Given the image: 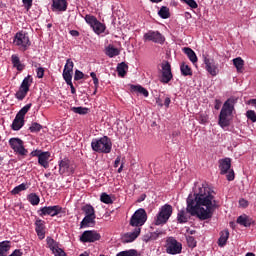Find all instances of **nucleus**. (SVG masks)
<instances>
[{
    "label": "nucleus",
    "mask_w": 256,
    "mask_h": 256,
    "mask_svg": "<svg viewBox=\"0 0 256 256\" xmlns=\"http://www.w3.org/2000/svg\"><path fill=\"white\" fill-rule=\"evenodd\" d=\"M194 195V199L191 196L187 198V213H190L192 216L196 215L201 221L211 219L213 217V211L217 207L215 190L207 184H202Z\"/></svg>",
    "instance_id": "f257e3e1"
},
{
    "label": "nucleus",
    "mask_w": 256,
    "mask_h": 256,
    "mask_svg": "<svg viewBox=\"0 0 256 256\" xmlns=\"http://www.w3.org/2000/svg\"><path fill=\"white\" fill-rule=\"evenodd\" d=\"M235 103H237V99L228 98L220 111L218 116V125L222 129H227L231 125V121H233V113H235Z\"/></svg>",
    "instance_id": "f03ea898"
},
{
    "label": "nucleus",
    "mask_w": 256,
    "mask_h": 256,
    "mask_svg": "<svg viewBox=\"0 0 256 256\" xmlns=\"http://www.w3.org/2000/svg\"><path fill=\"white\" fill-rule=\"evenodd\" d=\"M91 148L96 153H111L113 149V142H111V138L107 136H103L101 138L93 139L91 142Z\"/></svg>",
    "instance_id": "7ed1b4c3"
},
{
    "label": "nucleus",
    "mask_w": 256,
    "mask_h": 256,
    "mask_svg": "<svg viewBox=\"0 0 256 256\" xmlns=\"http://www.w3.org/2000/svg\"><path fill=\"white\" fill-rule=\"evenodd\" d=\"M173 215V206L164 204L159 208L158 213L154 217V225H165Z\"/></svg>",
    "instance_id": "20e7f679"
},
{
    "label": "nucleus",
    "mask_w": 256,
    "mask_h": 256,
    "mask_svg": "<svg viewBox=\"0 0 256 256\" xmlns=\"http://www.w3.org/2000/svg\"><path fill=\"white\" fill-rule=\"evenodd\" d=\"M38 215L40 217H45V215H49L50 217H65L67 211L60 205L44 206L38 210Z\"/></svg>",
    "instance_id": "39448f33"
},
{
    "label": "nucleus",
    "mask_w": 256,
    "mask_h": 256,
    "mask_svg": "<svg viewBox=\"0 0 256 256\" xmlns=\"http://www.w3.org/2000/svg\"><path fill=\"white\" fill-rule=\"evenodd\" d=\"M13 43L18 47L19 51H27L31 47V40L29 34L25 31H19L15 34Z\"/></svg>",
    "instance_id": "423d86ee"
},
{
    "label": "nucleus",
    "mask_w": 256,
    "mask_h": 256,
    "mask_svg": "<svg viewBox=\"0 0 256 256\" xmlns=\"http://www.w3.org/2000/svg\"><path fill=\"white\" fill-rule=\"evenodd\" d=\"M145 223H147V212L145 211V209L139 208L131 216L129 225L131 227H135V229H141V227H143Z\"/></svg>",
    "instance_id": "0eeeda50"
},
{
    "label": "nucleus",
    "mask_w": 256,
    "mask_h": 256,
    "mask_svg": "<svg viewBox=\"0 0 256 256\" xmlns=\"http://www.w3.org/2000/svg\"><path fill=\"white\" fill-rule=\"evenodd\" d=\"M165 251L168 255H179L183 251V244L177 241L175 237L170 236L166 238Z\"/></svg>",
    "instance_id": "6e6552de"
},
{
    "label": "nucleus",
    "mask_w": 256,
    "mask_h": 256,
    "mask_svg": "<svg viewBox=\"0 0 256 256\" xmlns=\"http://www.w3.org/2000/svg\"><path fill=\"white\" fill-rule=\"evenodd\" d=\"M31 109V104H26L21 110L16 114L15 119L12 122L11 128L13 131H20V129L25 125V115L29 113Z\"/></svg>",
    "instance_id": "1a4fd4ad"
},
{
    "label": "nucleus",
    "mask_w": 256,
    "mask_h": 256,
    "mask_svg": "<svg viewBox=\"0 0 256 256\" xmlns=\"http://www.w3.org/2000/svg\"><path fill=\"white\" fill-rule=\"evenodd\" d=\"M220 175H226L227 181L235 180V171L231 169V158H224L219 160Z\"/></svg>",
    "instance_id": "9d476101"
},
{
    "label": "nucleus",
    "mask_w": 256,
    "mask_h": 256,
    "mask_svg": "<svg viewBox=\"0 0 256 256\" xmlns=\"http://www.w3.org/2000/svg\"><path fill=\"white\" fill-rule=\"evenodd\" d=\"M10 148L16 153V155H21L22 157H25L29 151L25 148V142L21 140V138H10L8 140Z\"/></svg>",
    "instance_id": "9b49d317"
},
{
    "label": "nucleus",
    "mask_w": 256,
    "mask_h": 256,
    "mask_svg": "<svg viewBox=\"0 0 256 256\" xmlns=\"http://www.w3.org/2000/svg\"><path fill=\"white\" fill-rule=\"evenodd\" d=\"M84 20L91 27V29H93L96 35H101V33H105V29H107V27L105 26V24L97 20V17L88 14L84 17Z\"/></svg>",
    "instance_id": "f8f14e48"
},
{
    "label": "nucleus",
    "mask_w": 256,
    "mask_h": 256,
    "mask_svg": "<svg viewBox=\"0 0 256 256\" xmlns=\"http://www.w3.org/2000/svg\"><path fill=\"white\" fill-rule=\"evenodd\" d=\"M33 84V77L31 75H28L25 77L19 87V90L16 92L15 97L18 99V101H23L25 97H27V94L29 93V88Z\"/></svg>",
    "instance_id": "ddd939ff"
},
{
    "label": "nucleus",
    "mask_w": 256,
    "mask_h": 256,
    "mask_svg": "<svg viewBox=\"0 0 256 256\" xmlns=\"http://www.w3.org/2000/svg\"><path fill=\"white\" fill-rule=\"evenodd\" d=\"M9 251H11V241L4 240L0 242V256H23V251H21V249H15L8 255Z\"/></svg>",
    "instance_id": "4468645a"
},
{
    "label": "nucleus",
    "mask_w": 256,
    "mask_h": 256,
    "mask_svg": "<svg viewBox=\"0 0 256 256\" xmlns=\"http://www.w3.org/2000/svg\"><path fill=\"white\" fill-rule=\"evenodd\" d=\"M205 69L212 77L219 75V64L215 62V59L204 56Z\"/></svg>",
    "instance_id": "2eb2a0df"
},
{
    "label": "nucleus",
    "mask_w": 256,
    "mask_h": 256,
    "mask_svg": "<svg viewBox=\"0 0 256 256\" xmlns=\"http://www.w3.org/2000/svg\"><path fill=\"white\" fill-rule=\"evenodd\" d=\"M101 239V234L97 233L95 230H87L82 233L80 236V241L82 243H95Z\"/></svg>",
    "instance_id": "dca6fc26"
},
{
    "label": "nucleus",
    "mask_w": 256,
    "mask_h": 256,
    "mask_svg": "<svg viewBox=\"0 0 256 256\" xmlns=\"http://www.w3.org/2000/svg\"><path fill=\"white\" fill-rule=\"evenodd\" d=\"M144 41H152L153 43H159L163 45L165 43V37L159 31L150 30L143 36Z\"/></svg>",
    "instance_id": "f3484780"
},
{
    "label": "nucleus",
    "mask_w": 256,
    "mask_h": 256,
    "mask_svg": "<svg viewBox=\"0 0 256 256\" xmlns=\"http://www.w3.org/2000/svg\"><path fill=\"white\" fill-rule=\"evenodd\" d=\"M162 67V77L160 79L161 83L167 85L173 79V73L171 72V64L166 61L161 64Z\"/></svg>",
    "instance_id": "a211bd4d"
},
{
    "label": "nucleus",
    "mask_w": 256,
    "mask_h": 256,
    "mask_svg": "<svg viewBox=\"0 0 256 256\" xmlns=\"http://www.w3.org/2000/svg\"><path fill=\"white\" fill-rule=\"evenodd\" d=\"M59 173L60 175H72V173H75V170L73 169V166H71L69 159L64 158L60 161Z\"/></svg>",
    "instance_id": "6ab92c4d"
},
{
    "label": "nucleus",
    "mask_w": 256,
    "mask_h": 256,
    "mask_svg": "<svg viewBox=\"0 0 256 256\" xmlns=\"http://www.w3.org/2000/svg\"><path fill=\"white\" fill-rule=\"evenodd\" d=\"M141 235V228H134L132 232H127L122 236L123 243H133Z\"/></svg>",
    "instance_id": "aec40b11"
},
{
    "label": "nucleus",
    "mask_w": 256,
    "mask_h": 256,
    "mask_svg": "<svg viewBox=\"0 0 256 256\" xmlns=\"http://www.w3.org/2000/svg\"><path fill=\"white\" fill-rule=\"evenodd\" d=\"M67 0H52V11H58L60 13H63L64 11H67Z\"/></svg>",
    "instance_id": "412c9836"
},
{
    "label": "nucleus",
    "mask_w": 256,
    "mask_h": 256,
    "mask_svg": "<svg viewBox=\"0 0 256 256\" xmlns=\"http://www.w3.org/2000/svg\"><path fill=\"white\" fill-rule=\"evenodd\" d=\"M49 159H51V152H42L38 158V163L41 167H44V169H49Z\"/></svg>",
    "instance_id": "4be33fe9"
},
{
    "label": "nucleus",
    "mask_w": 256,
    "mask_h": 256,
    "mask_svg": "<svg viewBox=\"0 0 256 256\" xmlns=\"http://www.w3.org/2000/svg\"><path fill=\"white\" fill-rule=\"evenodd\" d=\"M35 231L39 239H45V221L37 219L35 222Z\"/></svg>",
    "instance_id": "5701e85b"
},
{
    "label": "nucleus",
    "mask_w": 256,
    "mask_h": 256,
    "mask_svg": "<svg viewBox=\"0 0 256 256\" xmlns=\"http://www.w3.org/2000/svg\"><path fill=\"white\" fill-rule=\"evenodd\" d=\"M11 63L14 67V69H17V71L21 72L25 69V64L21 63V59L19 58V55L13 54L11 56Z\"/></svg>",
    "instance_id": "b1692460"
},
{
    "label": "nucleus",
    "mask_w": 256,
    "mask_h": 256,
    "mask_svg": "<svg viewBox=\"0 0 256 256\" xmlns=\"http://www.w3.org/2000/svg\"><path fill=\"white\" fill-rule=\"evenodd\" d=\"M95 219H97V216H85L80 222V229L93 227V225H95Z\"/></svg>",
    "instance_id": "393cba45"
},
{
    "label": "nucleus",
    "mask_w": 256,
    "mask_h": 256,
    "mask_svg": "<svg viewBox=\"0 0 256 256\" xmlns=\"http://www.w3.org/2000/svg\"><path fill=\"white\" fill-rule=\"evenodd\" d=\"M183 53H185V55H187L189 61H191V63H193V65H195V63H197L198 58H197V54L195 53V51H193V49L189 48V47H184L182 49Z\"/></svg>",
    "instance_id": "a878e982"
},
{
    "label": "nucleus",
    "mask_w": 256,
    "mask_h": 256,
    "mask_svg": "<svg viewBox=\"0 0 256 256\" xmlns=\"http://www.w3.org/2000/svg\"><path fill=\"white\" fill-rule=\"evenodd\" d=\"M236 223H238V225H242V227H251L253 222L247 214H243L237 218Z\"/></svg>",
    "instance_id": "bb28decb"
},
{
    "label": "nucleus",
    "mask_w": 256,
    "mask_h": 256,
    "mask_svg": "<svg viewBox=\"0 0 256 256\" xmlns=\"http://www.w3.org/2000/svg\"><path fill=\"white\" fill-rule=\"evenodd\" d=\"M227 241H229V230L225 229L220 232V237L218 239V246L225 247L227 245Z\"/></svg>",
    "instance_id": "cd10ccee"
},
{
    "label": "nucleus",
    "mask_w": 256,
    "mask_h": 256,
    "mask_svg": "<svg viewBox=\"0 0 256 256\" xmlns=\"http://www.w3.org/2000/svg\"><path fill=\"white\" fill-rule=\"evenodd\" d=\"M46 243H47L48 249H50V251H52V253H55L57 251V249H61L59 247V242L55 241V239H53L52 237H47Z\"/></svg>",
    "instance_id": "c85d7f7f"
},
{
    "label": "nucleus",
    "mask_w": 256,
    "mask_h": 256,
    "mask_svg": "<svg viewBox=\"0 0 256 256\" xmlns=\"http://www.w3.org/2000/svg\"><path fill=\"white\" fill-rule=\"evenodd\" d=\"M233 65L238 73H243V67H245V60L241 57L234 58Z\"/></svg>",
    "instance_id": "c756f323"
},
{
    "label": "nucleus",
    "mask_w": 256,
    "mask_h": 256,
    "mask_svg": "<svg viewBox=\"0 0 256 256\" xmlns=\"http://www.w3.org/2000/svg\"><path fill=\"white\" fill-rule=\"evenodd\" d=\"M129 71V66L125 62H121L117 65V73L119 77H125Z\"/></svg>",
    "instance_id": "7c9ffc66"
},
{
    "label": "nucleus",
    "mask_w": 256,
    "mask_h": 256,
    "mask_svg": "<svg viewBox=\"0 0 256 256\" xmlns=\"http://www.w3.org/2000/svg\"><path fill=\"white\" fill-rule=\"evenodd\" d=\"M131 91H133L134 93H139L140 95H143L144 97H149V91H147V89H145L141 85H132Z\"/></svg>",
    "instance_id": "2f4dec72"
},
{
    "label": "nucleus",
    "mask_w": 256,
    "mask_h": 256,
    "mask_svg": "<svg viewBox=\"0 0 256 256\" xmlns=\"http://www.w3.org/2000/svg\"><path fill=\"white\" fill-rule=\"evenodd\" d=\"M120 53L121 51H119V49L115 48L113 45H109L105 51L107 57H110L111 59L112 57H117Z\"/></svg>",
    "instance_id": "473e14b6"
},
{
    "label": "nucleus",
    "mask_w": 256,
    "mask_h": 256,
    "mask_svg": "<svg viewBox=\"0 0 256 256\" xmlns=\"http://www.w3.org/2000/svg\"><path fill=\"white\" fill-rule=\"evenodd\" d=\"M83 213H85V216L89 217H97L95 215V208L91 204H86L82 207Z\"/></svg>",
    "instance_id": "72a5a7b5"
},
{
    "label": "nucleus",
    "mask_w": 256,
    "mask_h": 256,
    "mask_svg": "<svg viewBox=\"0 0 256 256\" xmlns=\"http://www.w3.org/2000/svg\"><path fill=\"white\" fill-rule=\"evenodd\" d=\"M177 221L178 223H187L189 221V217H187V211L185 210H179L177 214Z\"/></svg>",
    "instance_id": "f704fd0d"
},
{
    "label": "nucleus",
    "mask_w": 256,
    "mask_h": 256,
    "mask_svg": "<svg viewBox=\"0 0 256 256\" xmlns=\"http://www.w3.org/2000/svg\"><path fill=\"white\" fill-rule=\"evenodd\" d=\"M158 15L161 17V19H169L171 17V13L169 12V8H167V6H162L158 11Z\"/></svg>",
    "instance_id": "c9c22d12"
},
{
    "label": "nucleus",
    "mask_w": 256,
    "mask_h": 256,
    "mask_svg": "<svg viewBox=\"0 0 256 256\" xmlns=\"http://www.w3.org/2000/svg\"><path fill=\"white\" fill-rule=\"evenodd\" d=\"M27 200L31 205H39L41 198L36 193H31L27 196Z\"/></svg>",
    "instance_id": "e433bc0d"
},
{
    "label": "nucleus",
    "mask_w": 256,
    "mask_h": 256,
    "mask_svg": "<svg viewBox=\"0 0 256 256\" xmlns=\"http://www.w3.org/2000/svg\"><path fill=\"white\" fill-rule=\"evenodd\" d=\"M180 71L184 77H189V76L193 75L191 68L189 67V65H186V64H182L180 66Z\"/></svg>",
    "instance_id": "4c0bfd02"
},
{
    "label": "nucleus",
    "mask_w": 256,
    "mask_h": 256,
    "mask_svg": "<svg viewBox=\"0 0 256 256\" xmlns=\"http://www.w3.org/2000/svg\"><path fill=\"white\" fill-rule=\"evenodd\" d=\"M21 191H27V184L22 183L16 187H14V189L11 191L12 195H19L21 193Z\"/></svg>",
    "instance_id": "58836bf2"
},
{
    "label": "nucleus",
    "mask_w": 256,
    "mask_h": 256,
    "mask_svg": "<svg viewBox=\"0 0 256 256\" xmlns=\"http://www.w3.org/2000/svg\"><path fill=\"white\" fill-rule=\"evenodd\" d=\"M100 201L102 203H105V205H111L113 204V199L111 198V196L107 193H102L100 196Z\"/></svg>",
    "instance_id": "ea45409f"
},
{
    "label": "nucleus",
    "mask_w": 256,
    "mask_h": 256,
    "mask_svg": "<svg viewBox=\"0 0 256 256\" xmlns=\"http://www.w3.org/2000/svg\"><path fill=\"white\" fill-rule=\"evenodd\" d=\"M63 79L67 83V85H71L73 79V72L63 70Z\"/></svg>",
    "instance_id": "a19ab883"
},
{
    "label": "nucleus",
    "mask_w": 256,
    "mask_h": 256,
    "mask_svg": "<svg viewBox=\"0 0 256 256\" xmlns=\"http://www.w3.org/2000/svg\"><path fill=\"white\" fill-rule=\"evenodd\" d=\"M186 241L190 249H195V247H197V240H195V237L186 235Z\"/></svg>",
    "instance_id": "79ce46f5"
},
{
    "label": "nucleus",
    "mask_w": 256,
    "mask_h": 256,
    "mask_svg": "<svg viewBox=\"0 0 256 256\" xmlns=\"http://www.w3.org/2000/svg\"><path fill=\"white\" fill-rule=\"evenodd\" d=\"M71 111H73V113H76L78 115H87L89 109L85 107H72Z\"/></svg>",
    "instance_id": "37998d69"
},
{
    "label": "nucleus",
    "mask_w": 256,
    "mask_h": 256,
    "mask_svg": "<svg viewBox=\"0 0 256 256\" xmlns=\"http://www.w3.org/2000/svg\"><path fill=\"white\" fill-rule=\"evenodd\" d=\"M116 256H137V250L135 249H130L126 251H121Z\"/></svg>",
    "instance_id": "c03bdc74"
},
{
    "label": "nucleus",
    "mask_w": 256,
    "mask_h": 256,
    "mask_svg": "<svg viewBox=\"0 0 256 256\" xmlns=\"http://www.w3.org/2000/svg\"><path fill=\"white\" fill-rule=\"evenodd\" d=\"M164 234H165V232H163L162 230H156V231L150 233V239L152 241H157V239L159 237H161V235H164Z\"/></svg>",
    "instance_id": "a18cd8bd"
},
{
    "label": "nucleus",
    "mask_w": 256,
    "mask_h": 256,
    "mask_svg": "<svg viewBox=\"0 0 256 256\" xmlns=\"http://www.w3.org/2000/svg\"><path fill=\"white\" fill-rule=\"evenodd\" d=\"M31 133H39V131H41V129H43V126H41V124L35 122L32 123V125L29 127Z\"/></svg>",
    "instance_id": "49530a36"
},
{
    "label": "nucleus",
    "mask_w": 256,
    "mask_h": 256,
    "mask_svg": "<svg viewBox=\"0 0 256 256\" xmlns=\"http://www.w3.org/2000/svg\"><path fill=\"white\" fill-rule=\"evenodd\" d=\"M246 117L251 121L252 123H256V113L254 110H248L246 112Z\"/></svg>",
    "instance_id": "de8ad7c7"
},
{
    "label": "nucleus",
    "mask_w": 256,
    "mask_h": 256,
    "mask_svg": "<svg viewBox=\"0 0 256 256\" xmlns=\"http://www.w3.org/2000/svg\"><path fill=\"white\" fill-rule=\"evenodd\" d=\"M73 67H75V64L71 61V59H67L64 66V71H70L73 73Z\"/></svg>",
    "instance_id": "09e8293b"
},
{
    "label": "nucleus",
    "mask_w": 256,
    "mask_h": 256,
    "mask_svg": "<svg viewBox=\"0 0 256 256\" xmlns=\"http://www.w3.org/2000/svg\"><path fill=\"white\" fill-rule=\"evenodd\" d=\"M184 3H186V5H188V7H190V9H197V7H199V5L197 4V2L195 0H181Z\"/></svg>",
    "instance_id": "8fccbe9b"
},
{
    "label": "nucleus",
    "mask_w": 256,
    "mask_h": 256,
    "mask_svg": "<svg viewBox=\"0 0 256 256\" xmlns=\"http://www.w3.org/2000/svg\"><path fill=\"white\" fill-rule=\"evenodd\" d=\"M90 77H92L94 87L97 89L99 87V78H97V74H95V72H91Z\"/></svg>",
    "instance_id": "3c124183"
},
{
    "label": "nucleus",
    "mask_w": 256,
    "mask_h": 256,
    "mask_svg": "<svg viewBox=\"0 0 256 256\" xmlns=\"http://www.w3.org/2000/svg\"><path fill=\"white\" fill-rule=\"evenodd\" d=\"M83 77H85V74H83V72H81L80 70L75 71L74 81H81V79H83Z\"/></svg>",
    "instance_id": "603ef678"
},
{
    "label": "nucleus",
    "mask_w": 256,
    "mask_h": 256,
    "mask_svg": "<svg viewBox=\"0 0 256 256\" xmlns=\"http://www.w3.org/2000/svg\"><path fill=\"white\" fill-rule=\"evenodd\" d=\"M36 75L38 79H43V77L45 76V69L43 67H38L36 69Z\"/></svg>",
    "instance_id": "864d4df0"
},
{
    "label": "nucleus",
    "mask_w": 256,
    "mask_h": 256,
    "mask_svg": "<svg viewBox=\"0 0 256 256\" xmlns=\"http://www.w3.org/2000/svg\"><path fill=\"white\" fill-rule=\"evenodd\" d=\"M22 3L27 11L33 7V0H22Z\"/></svg>",
    "instance_id": "5fc2aeb1"
},
{
    "label": "nucleus",
    "mask_w": 256,
    "mask_h": 256,
    "mask_svg": "<svg viewBox=\"0 0 256 256\" xmlns=\"http://www.w3.org/2000/svg\"><path fill=\"white\" fill-rule=\"evenodd\" d=\"M53 255H55V256H67L65 251L61 248H59L55 252H53Z\"/></svg>",
    "instance_id": "6e6d98bb"
},
{
    "label": "nucleus",
    "mask_w": 256,
    "mask_h": 256,
    "mask_svg": "<svg viewBox=\"0 0 256 256\" xmlns=\"http://www.w3.org/2000/svg\"><path fill=\"white\" fill-rule=\"evenodd\" d=\"M43 153V151L41 150H33L31 153H30V157H38L39 159V156Z\"/></svg>",
    "instance_id": "4d7b16f0"
},
{
    "label": "nucleus",
    "mask_w": 256,
    "mask_h": 256,
    "mask_svg": "<svg viewBox=\"0 0 256 256\" xmlns=\"http://www.w3.org/2000/svg\"><path fill=\"white\" fill-rule=\"evenodd\" d=\"M214 109H216V111H219L221 109V100L219 99L215 100Z\"/></svg>",
    "instance_id": "13d9d810"
},
{
    "label": "nucleus",
    "mask_w": 256,
    "mask_h": 256,
    "mask_svg": "<svg viewBox=\"0 0 256 256\" xmlns=\"http://www.w3.org/2000/svg\"><path fill=\"white\" fill-rule=\"evenodd\" d=\"M239 205H240L241 207H248L249 202H248L247 200H245V199H241V200L239 201Z\"/></svg>",
    "instance_id": "bf43d9fd"
},
{
    "label": "nucleus",
    "mask_w": 256,
    "mask_h": 256,
    "mask_svg": "<svg viewBox=\"0 0 256 256\" xmlns=\"http://www.w3.org/2000/svg\"><path fill=\"white\" fill-rule=\"evenodd\" d=\"M206 122H207V116L201 114L200 115V123H202V125H205Z\"/></svg>",
    "instance_id": "052dcab7"
},
{
    "label": "nucleus",
    "mask_w": 256,
    "mask_h": 256,
    "mask_svg": "<svg viewBox=\"0 0 256 256\" xmlns=\"http://www.w3.org/2000/svg\"><path fill=\"white\" fill-rule=\"evenodd\" d=\"M119 163H121V156H117V158L114 161V167H119Z\"/></svg>",
    "instance_id": "680f3d73"
},
{
    "label": "nucleus",
    "mask_w": 256,
    "mask_h": 256,
    "mask_svg": "<svg viewBox=\"0 0 256 256\" xmlns=\"http://www.w3.org/2000/svg\"><path fill=\"white\" fill-rule=\"evenodd\" d=\"M164 105L165 107H169V105H171V98L170 97H166L164 100Z\"/></svg>",
    "instance_id": "e2e57ef3"
},
{
    "label": "nucleus",
    "mask_w": 256,
    "mask_h": 256,
    "mask_svg": "<svg viewBox=\"0 0 256 256\" xmlns=\"http://www.w3.org/2000/svg\"><path fill=\"white\" fill-rule=\"evenodd\" d=\"M70 35L72 37H79V31H77V30H70Z\"/></svg>",
    "instance_id": "0e129e2a"
},
{
    "label": "nucleus",
    "mask_w": 256,
    "mask_h": 256,
    "mask_svg": "<svg viewBox=\"0 0 256 256\" xmlns=\"http://www.w3.org/2000/svg\"><path fill=\"white\" fill-rule=\"evenodd\" d=\"M68 85H69V87H70V89H71L72 95H75V93H76L77 91L75 90V86H73V82H70V84H68Z\"/></svg>",
    "instance_id": "69168bd1"
},
{
    "label": "nucleus",
    "mask_w": 256,
    "mask_h": 256,
    "mask_svg": "<svg viewBox=\"0 0 256 256\" xmlns=\"http://www.w3.org/2000/svg\"><path fill=\"white\" fill-rule=\"evenodd\" d=\"M144 241H145V243H149V241H153V240L151 239V234L145 235V236H144Z\"/></svg>",
    "instance_id": "338daca9"
},
{
    "label": "nucleus",
    "mask_w": 256,
    "mask_h": 256,
    "mask_svg": "<svg viewBox=\"0 0 256 256\" xmlns=\"http://www.w3.org/2000/svg\"><path fill=\"white\" fill-rule=\"evenodd\" d=\"M249 103H250V105H252V107H253L254 109H256V99H250V100H249Z\"/></svg>",
    "instance_id": "774afa93"
}]
</instances>
